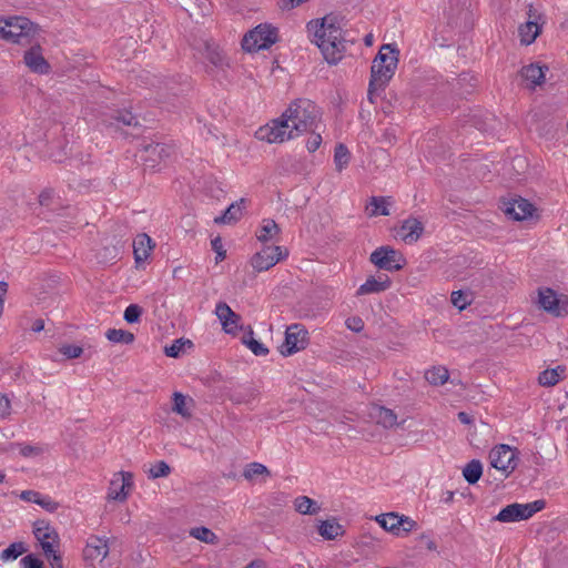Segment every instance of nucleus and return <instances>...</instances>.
I'll use <instances>...</instances> for the list:
<instances>
[{
	"label": "nucleus",
	"mask_w": 568,
	"mask_h": 568,
	"mask_svg": "<svg viewBox=\"0 0 568 568\" xmlns=\"http://www.w3.org/2000/svg\"><path fill=\"white\" fill-rule=\"evenodd\" d=\"M278 40V28L273 23L263 22L243 34L241 48L245 53L253 54L271 49Z\"/></svg>",
	"instance_id": "3"
},
{
	"label": "nucleus",
	"mask_w": 568,
	"mask_h": 568,
	"mask_svg": "<svg viewBox=\"0 0 568 568\" xmlns=\"http://www.w3.org/2000/svg\"><path fill=\"white\" fill-rule=\"evenodd\" d=\"M394 201L390 196H372L365 206L366 214L369 217L387 216Z\"/></svg>",
	"instance_id": "24"
},
{
	"label": "nucleus",
	"mask_w": 568,
	"mask_h": 568,
	"mask_svg": "<svg viewBox=\"0 0 568 568\" xmlns=\"http://www.w3.org/2000/svg\"><path fill=\"white\" fill-rule=\"evenodd\" d=\"M105 336L112 343L131 344L134 341V335L124 329L110 328L106 331Z\"/></svg>",
	"instance_id": "40"
},
{
	"label": "nucleus",
	"mask_w": 568,
	"mask_h": 568,
	"mask_svg": "<svg viewBox=\"0 0 568 568\" xmlns=\"http://www.w3.org/2000/svg\"><path fill=\"white\" fill-rule=\"evenodd\" d=\"M547 65L530 63L521 69V77L530 87L540 85L545 81Z\"/></svg>",
	"instance_id": "27"
},
{
	"label": "nucleus",
	"mask_w": 568,
	"mask_h": 568,
	"mask_svg": "<svg viewBox=\"0 0 568 568\" xmlns=\"http://www.w3.org/2000/svg\"><path fill=\"white\" fill-rule=\"evenodd\" d=\"M193 347V343L190 339L180 338V352H184Z\"/></svg>",
	"instance_id": "61"
},
{
	"label": "nucleus",
	"mask_w": 568,
	"mask_h": 568,
	"mask_svg": "<svg viewBox=\"0 0 568 568\" xmlns=\"http://www.w3.org/2000/svg\"><path fill=\"white\" fill-rule=\"evenodd\" d=\"M27 551V548L22 541L13 542L8 548L2 550L0 558L3 561L14 560Z\"/></svg>",
	"instance_id": "42"
},
{
	"label": "nucleus",
	"mask_w": 568,
	"mask_h": 568,
	"mask_svg": "<svg viewBox=\"0 0 568 568\" xmlns=\"http://www.w3.org/2000/svg\"><path fill=\"white\" fill-rule=\"evenodd\" d=\"M11 405L9 398L0 393V418H6L10 415Z\"/></svg>",
	"instance_id": "54"
},
{
	"label": "nucleus",
	"mask_w": 568,
	"mask_h": 568,
	"mask_svg": "<svg viewBox=\"0 0 568 568\" xmlns=\"http://www.w3.org/2000/svg\"><path fill=\"white\" fill-rule=\"evenodd\" d=\"M566 375V367L558 365L554 368L542 371L538 376V384L544 387H552L557 385Z\"/></svg>",
	"instance_id": "32"
},
{
	"label": "nucleus",
	"mask_w": 568,
	"mask_h": 568,
	"mask_svg": "<svg viewBox=\"0 0 568 568\" xmlns=\"http://www.w3.org/2000/svg\"><path fill=\"white\" fill-rule=\"evenodd\" d=\"M246 204L247 201L245 199L233 202L223 214L214 217V223L221 225H233L237 223L246 210Z\"/></svg>",
	"instance_id": "22"
},
{
	"label": "nucleus",
	"mask_w": 568,
	"mask_h": 568,
	"mask_svg": "<svg viewBox=\"0 0 568 568\" xmlns=\"http://www.w3.org/2000/svg\"><path fill=\"white\" fill-rule=\"evenodd\" d=\"M142 313H143V310L140 305L130 304L125 308L123 317L129 324H134L140 321Z\"/></svg>",
	"instance_id": "45"
},
{
	"label": "nucleus",
	"mask_w": 568,
	"mask_h": 568,
	"mask_svg": "<svg viewBox=\"0 0 568 568\" xmlns=\"http://www.w3.org/2000/svg\"><path fill=\"white\" fill-rule=\"evenodd\" d=\"M489 463L493 468L509 476L518 466L519 453L517 448L506 444H498L489 452Z\"/></svg>",
	"instance_id": "8"
},
{
	"label": "nucleus",
	"mask_w": 568,
	"mask_h": 568,
	"mask_svg": "<svg viewBox=\"0 0 568 568\" xmlns=\"http://www.w3.org/2000/svg\"><path fill=\"white\" fill-rule=\"evenodd\" d=\"M483 475V465L478 459H473L465 465L463 468V476L465 480L474 485L476 484Z\"/></svg>",
	"instance_id": "35"
},
{
	"label": "nucleus",
	"mask_w": 568,
	"mask_h": 568,
	"mask_svg": "<svg viewBox=\"0 0 568 568\" xmlns=\"http://www.w3.org/2000/svg\"><path fill=\"white\" fill-rule=\"evenodd\" d=\"M399 61V50L395 44H383L374 58L371 68L368 99L375 102L378 94L394 77Z\"/></svg>",
	"instance_id": "2"
},
{
	"label": "nucleus",
	"mask_w": 568,
	"mask_h": 568,
	"mask_svg": "<svg viewBox=\"0 0 568 568\" xmlns=\"http://www.w3.org/2000/svg\"><path fill=\"white\" fill-rule=\"evenodd\" d=\"M546 503L541 499L527 503L518 504L514 503L504 507L496 516L495 520L499 523H516L527 520L532 517L536 513L545 508Z\"/></svg>",
	"instance_id": "9"
},
{
	"label": "nucleus",
	"mask_w": 568,
	"mask_h": 568,
	"mask_svg": "<svg viewBox=\"0 0 568 568\" xmlns=\"http://www.w3.org/2000/svg\"><path fill=\"white\" fill-rule=\"evenodd\" d=\"M211 246L215 253V263L222 262L226 257V250L224 247L221 236H215L211 240Z\"/></svg>",
	"instance_id": "46"
},
{
	"label": "nucleus",
	"mask_w": 568,
	"mask_h": 568,
	"mask_svg": "<svg viewBox=\"0 0 568 568\" xmlns=\"http://www.w3.org/2000/svg\"><path fill=\"white\" fill-rule=\"evenodd\" d=\"M307 332L300 325H290L285 331V339L280 346V352L284 356H290L306 346Z\"/></svg>",
	"instance_id": "16"
},
{
	"label": "nucleus",
	"mask_w": 568,
	"mask_h": 568,
	"mask_svg": "<svg viewBox=\"0 0 568 568\" xmlns=\"http://www.w3.org/2000/svg\"><path fill=\"white\" fill-rule=\"evenodd\" d=\"M536 304L546 313L559 317L568 314V296L550 287H539Z\"/></svg>",
	"instance_id": "10"
},
{
	"label": "nucleus",
	"mask_w": 568,
	"mask_h": 568,
	"mask_svg": "<svg viewBox=\"0 0 568 568\" xmlns=\"http://www.w3.org/2000/svg\"><path fill=\"white\" fill-rule=\"evenodd\" d=\"M154 247L152 239L145 233L139 234L133 241V253L136 264L148 260Z\"/></svg>",
	"instance_id": "26"
},
{
	"label": "nucleus",
	"mask_w": 568,
	"mask_h": 568,
	"mask_svg": "<svg viewBox=\"0 0 568 568\" xmlns=\"http://www.w3.org/2000/svg\"><path fill=\"white\" fill-rule=\"evenodd\" d=\"M351 152L344 144H337L334 150V165L337 172L345 170L351 162Z\"/></svg>",
	"instance_id": "36"
},
{
	"label": "nucleus",
	"mask_w": 568,
	"mask_h": 568,
	"mask_svg": "<svg viewBox=\"0 0 568 568\" xmlns=\"http://www.w3.org/2000/svg\"><path fill=\"white\" fill-rule=\"evenodd\" d=\"M318 109L310 100L300 99L292 102L285 110V116L292 122V126L303 134L304 132L317 128Z\"/></svg>",
	"instance_id": "5"
},
{
	"label": "nucleus",
	"mask_w": 568,
	"mask_h": 568,
	"mask_svg": "<svg viewBox=\"0 0 568 568\" xmlns=\"http://www.w3.org/2000/svg\"><path fill=\"white\" fill-rule=\"evenodd\" d=\"M33 534L39 542L58 541L59 540V536H58V532L55 531V529L43 520L37 521L34 524Z\"/></svg>",
	"instance_id": "34"
},
{
	"label": "nucleus",
	"mask_w": 568,
	"mask_h": 568,
	"mask_svg": "<svg viewBox=\"0 0 568 568\" xmlns=\"http://www.w3.org/2000/svg\"><path fill=\"white\" fill-rule=\"evenodd\" d=\"M373 520L388 535L394 538L404 539L419 528L418 523L405 514L388 511L376 515Z\"/></svg>",
	"instance_id": "4"
},
{
	"label": "nucleus",
	"mask_w": 568,
	"mask_h": 568,
	"mask_svg": "<svg viewBox=\"0 0 568 568\" xmlns=\"http://www.w3.org/2000/svg\"><path fill=\"white\" fill-rule=\"evenodd\" d=\"M346 26L345 17L336 12L311 19L306 23L307 38L320 49L329 64H337L345 55L347 49Z\"/></svg>",
	"instance_id": "1"
},
{
	"label": "nucleus",
	"mask_w": 568,
	"mask_h": 568,
	"mask_svg": "<svg viewBox=\"0 0 568 568\" xmlns=\"http://www.w3.org/2000/svg\"><path fill=\"white\" fill-rule=\"evenodd\" d=\"M109 124L115 128H120L121 125L135 126L138 125V119L130 111H118L116 115L113 116V121Z\"/></svg>",
	"instance_id": "41"
},
{
	"label": "nucleus",
	"mask_w": 568,
	"mask_h": 568,
	"mask_svg": "<svg viewBox=\"0 0 568 568\" xmlns=\"http://www.w3.org/2000/svg\"><path fill=\"white\" fill-rule=\"evenodd\" d=\"M184 9L191 18L204 17L210 12V3L207 0H187Z\"/></svg>",
	"instance_id": "37"
},
{
	"label": "nucleus",
	"mask_w": 568,
	"mask_h": 568,
	"mask_svg": "<svg viewBox=\"0 0 568 568\" xmlns=\"http://www.w3.org/2000/svg\"><path fill=\"white\" fill-rule=\"evenodd\" d=\"M448 377V371L443 366L432 367L425 372V378L432 385H443Z\"/></svg>",
	"instance_id": "38"
},
{
	"label": "nucleus",
	"mask_w": 568,
	"mask_h": 568,
	"mask_svg": "<svg viewBox=\"0 0 568 568\" xmlns=\"http://www.w3.org/2000/svg\"><path fill=\"white\" fill-rule=\"evenodd\" d=\"M501 211L507 219L515 222H536L540 219L539 207L521 196L505 199L501 202Z\"/></svg>",
	"instance_id": "7"
},
{
	"label": "nucleus",
	"mask_w": 568,
	"mask_h": 568,
	"mask_svg": "<svg viewBox=\"0 0 568 568\" xmlns=\"http://www.w3.org/2000/svg\"><path fill=\"white\" fill-rule=\"evenodd\" d=\"M317 530L325 540H334L345 532L343 526L335 518L318 521Z\"/></svg>",
	"instance_id": "29"
},
{
	"label": "nucleus",
	"mask_w": 568,
	"mask_h": 568,
	"mask_svg": "<svg viewBox=\"0 0 568 568\" xmlns=\"http://www.w3.org/2000/svg\"><path fill=\"white\" fill-rule=\"evenodd\" d=\"M40 496H41V494L39 491L31 490V489L30 490H23L19 495L21 500L27 501V503H34V504L38 503Z\"/></svg>",
	"instance_id": "55"
},
{
	"label": "nucleus",
	"mask_w": 568,
	"mask_h": 568,
	"mask_svg": "<svg viewBox=\"0 0 568 568\" xmlns=\"http://www.w3.org/2000/svg\"><path fill=\"white\" fill-rule=\"evenodd\" d=\"M214 314L221 324L222 331L232 337H240L247 328L241 315L235 313L225 302L216 303Z\"/></svg>",
	"instance_id": "12"
},
{
	"label": "nucleus",
	"mask_w": 568,
	"mask_h": 568,
	"mask_svg": "<svg viewBox=\"0 0 568 568\" xmlns=\"http://www.w3.org/2000/svg\"><path fill=\"white\" fill-rule=\"evenodd\" d=\"M21 568H43V562L34 555H27L20 560Z\"/></svg>",
	"instance_id": "50"
},
{
	"label": "nucleus",
	"mask_w": 568,
	"mask_h": 568,
	"mask_svg": "<svg viewBox=\"0 0 568 568\" xmlns=\"http://www.w3.org/2000/svg\"><path fill=\"white\" fill-rule=\"evenodd\" d=\"M202 59L216 70L230 68V58L223 48L213 40H205L200 50Z\"/></svg>",
	"instance_id": "17"
},
{
	"label": "nucleus",
	"mask_w": 568,
	"mask_h": 568,
	"mask_svg": "<svg viewBox=\"0 0 568 568\" xmlns=\"http://www.w3.org/2000/svg\"><path fill=\"white\" fill-rule=\"evenodd\" d=\"M369 416L384 427H392L397 423V416L392 409L378 405L371 407Z\"/></svg>",
	"instance_id": "31"
},
{
	"label": "nucleus",
	"mask_w": 568,
	"mask_h": 568,
	"mask_svg": "<svg viewBox=\"0 0 568 568\" xmlns=\"http://www.w3.org/2000/svg\"><path fill=\"white\" fill-rule=\"evenodd\" d=\"M452 303L459 311L465 310L468 305H470L473 301V294L466 291H454L452 293Z\"/></svg>",
	"instance_id": "43"
},
{
	"label": "nucleus",
	"mask_w": 568,
	"mask_h": 568,
	"mask_svg": "<svg viewBox=\"0 0 568 568\" xmlns=\"http://www.w3.org/2000/svg\"><path fill=\"white\" fill-rule=\"evenodd\" d=\"M323 142L322 135L320 133H311L306 140V149L308 152L313 153L318 150Z\"/></svg>",
	"instance_id": "49"
},
{
	"label": "nucleus",
	"mask_w": 568,
	"mask_h": 568,
	"mask_svg": "<svg viewBox=\"0 0 568 568\" xmlns=\"http://www.w3.org/2000/svg\"><path fill=\"white\" fill-rule=\"evenodd\" d=\"M37 505H39L40 507H42L43 509H45L49 513H54L59 508V503L53 500L51 497L43 496V495L40 496Z\"/></svg>",
	"instance_id": "48"
},
{
	"label": "nucleus",
	"mask_w": 568,
	"mask_h": 568,
	"mask_svg": "<svg viewBox=\"0 0 568 568\" xmlns=\"http://www.w3.org/2000/svg\"><path fill=\"white\" fill-rule=\"evenodd\" d=\"M348 329L353 332H361L364 328V322L358 316H353L346 320L345 322Z\"/></svg>",
	"instance_id": "53"
},
{
	"label": "nucleus",
	"mask_w": 568,
	"mask_h": 568,
	"mask_svg": "<svg viewBox=\"0 0 568 568\" xmlns=\"http://www.w3.org/2000/svg\"><path fill=\"white\" fill-rule=\"evenodd\" d=\"M287 256L288 251L284 246H264L251 257L250 264L255 272H265L275 266L278 262L285 260Z\"/></svg>",
	"instance_id": "11"
},
{
	"label": "nucleus",
	"mask_w": 568,
	"mask_h": 568,
	"mask_svg": "<svg viewBox=\"0 0 568 568\" xmlns=\"http://www.w3.org/2000/svg\"><path fill=\"white\" fill-rule=\"evenodd\" d=\"M294 509L301 515H317L321 506L307 496H298L293 500Z\"/></svg>",
	"instance_id": "33"
},
{
	"label": "nucleus",
	"mask_w": 568,
	"mask_h": 568,
	"mask_svg": "<svg viewBox=\"0 0 568 568\" xmlns=\"http://www.w3.org/2000/svg\"><path fill=\"white\" fill-rule=\"evenodd\" d=\"M545 23L544 14L532 7H529L526 22L518 27V37L523 45H529L535 42L542 31Z\"/></svg>",
	"instance_id": "15"
},
{
	"label": "nucleus",
	"mask_w": 568,
	"mask_h": 568,
	"mask_svg": "<svg viewBox=\"0 0 568 568\" xmlns=\"http://www.w3.org/2000/svg\"><path fill=\"white\" fill-rule=\"evenodd\" d=\"M146 473L149 475V478L152 479L166 477L171 473V467L164 460H159L155 464L151 465Z\"/></svg>",
	"instance_id": "44"
},
{
	"label": "nucleus",
	"mask_w": 568,
	"mask_h": 568,
	"mask_svg": "<svg viewBox=\"0 0 568 568\" xmlns=\"http://www.w3.org/2000/svg\"><path fill=\"white\" fill-rule=\"evenodd\" d=\"M51 199H52V192L49 190L41 192L39 195V202L41 205H49Z\"/></svg>",
	"instance_id": "59"
},
{
	"label": "nucleus",
	"mask_w": 568,
	"mask_h": 568,
	"mask_svg": "<svg viewBox=\"0 0 568 568\" xmlns=\"http://www.w3.org/2000/svg\"><path fill=\"white\" fill-rule=\"evenodd\" d=\"M423 232V223L416 217H408L398 226L395 236L406 244H413L420 239Z\"/></svg>",
	"instance_id": "19"
},
{
	"label": "nucleus",
	"mask_w": 568,
	"mask_h": 568,
	"mask_svg": "<svg viewBox=\"0 0 568 568\" xmlns=\"http://www.w3.org/2000/svg\"><path fill=\"white\" fill-rule=\"evenodd\" d=\"M243 477L252 483H264L270 477V470L261 463H250L243 470Z\"/></svg>",
	"instance_id": "30"
},
{
	"label": "nucleus",
	"mask_w": 568,
	"mask_h": 568,
	"mask_svg": "<svg viewBox=\"0 0 568 568\" xmlns=\"http://www.w3.org/2000/svg\"><path fill=\"white\" fill-rule=\"evenodd\" d=\"M164 353L169 357L178 358V339H174L170 346H166Z\"/></svg>",
	"instance_id": "57"
},
{
	"label": "nucleus",
	"mask_w": 568,
	"mask_h": 568,
	"mask_svg": "<svg viewBox=\"0 0 568 568\" xmlns=\"http://www.w3.org/2000/svg\"><path fill=\"white\" fill-rule=\"evenodd\" d=\"M55 542L57 541L40 542L43 554L48 559L54 558V556H59V554L54 549Z\"/></svg>",
	"instance_id": "56"
},
{
	"label": "nucleus",
	"mask_w": 568,
	"mask_h": 568,
	"mask_svg": "<svg viewBox=\"0 0 568 568\" xmlns=\"http://www.w3.org/2000/svg\"><path fill=\"white\" fill-rule=\"evenodd\" d=\"M9 28V42L29 45L37 33V26L24 17H10L7 19Z\"/></svg>",
	"instance_id": "13"
},
{
	"label": "nucleus",
	"mask_w": 568,
	"mask_h": 568,
	"mask_svg": "<svg viewBox=\"0 0 568 568\" xmlns=\"http://www.w3.org/2000/svg\"><path fill=\"white\" fill-rule=\"evenodd\" d=\"M108 539L99 536H90L83 549V558L87 561H102L109 554Z\"/></svg>",
	"instance_id": "20"
},
{
	"label": "nucleus",
	"mask_w": 568,
	"mask_h": 568,
	"mask_svg": "<svg viewBox=\"0 0 568 568\" xmlns=\"http://www.w3.org/2000/svg\"><path fill=\"white\" fill-rule=\"evenodd\" d=\"M241 343L248 348L255 356H266L268 348L254 336V331L251 325L240 335Z\"/></svg>",
	"instance_id": "28"
},
{
	"label": "nucleus",
	"mask_w": 568,
	"mask_h": 568,
	"mask_svg": "<svg viewBox=\"0 0 568 568\" xmlns=\"http://www.w3.org/2000/svg\"><path fill=\"white\" fill-rule=\"evenodd\" d=\"M281 234V227L272 219H263L255 231L256 240L263 244L275 242Z\"/></svg>",
	"instance_id": "23"
},
{
	"label": "nucleus",
	"mask_w": 568,
	"mask_h": 568,
	"mask_svg": "<svg viewBox=\"0 0 568 568\" xmlns=\"http://www.w3.org/2000/svg\"><path fill=\"white\" fill-rule=\"evenodd\" d=\"M61 354H63L67 358H78L82 355L83 349L77 345H63L60 348Z\"/></svg>",
	"instance_id": "51"
},
{
	"label": "nucleus",
	"mask_w": 568,
	"mask_h": 568,
	"mask_svg": "<svg viewBox=\"0 0 568 568\" xmlns=\"http://www.w3.org/2000/svg\"><path fill=\"white\" fill-rule=\"evenodd\" d=\"M246 568H264V562L260 560L252 561Z\"/></svg>",
	"instance_id": "64"
},
{
	"label": "nucleus",
	"mask_w": 568,
	"mask_h": 568,
	"mask_svg": "<svg viewBox=\"0 0 568 568\" xmlns=\"http://www.w3.org/2000/svg\"><path fill=\"white\" fill-rule=\"evenodd\" d=\"M190 536L193 538L209 544V545H215L219 541L217 536L209 528L206 527H194L190 530Z\"/></svg>",
	"instance_id": "39"
},
{
	"label": "nucleus",
	"mask_w": 568,
	"mask_h": 568,
	"mask_svg": "<svg viewBox=\"0 0 568 568\" xmlns=\"http://www.w3.org/2000/svg\"><path fill=\"white\" fill-rule=\"evenodd\" d=\"M7 283L0 282V315L2 314L3 311V296L7 293Z\"/></svg>",
	"instance_id": "60"
},
{
	"label": "nucleus",
	"mask_w": 568,
	"mask_h": 568,
	"mask_svg": "<svg viewBox=\"0 0 568 568\" xmlns=\"http://www.w3.org/2000/svg\"><path fill=\"white\" fill-rule=\"evenodd\" d=\"M371 262L385 271H399L406 264L405 256L390 246H381L371 254Z\"/></svg>",
	"instance_id": "14"
},
{
	"label": "nucleus",
	"mask_w": 568,
	"mask_h": 568,
	"mask_svg": "<svg viewBox=\"0 0 568 568\" xmlns=\"http://www.w3.org/2000/svg\"><path fill=\"white\" fill-rule=\"evenodd\" d=\"M44 328V323L42 320H37L34 323H33V326H32V329L34 332H40Z\"/></svg>",
	"instance_id": "63"
},
{
	"label": "nucleus",
	"mask_w": 568,
	"mask_h": 568,
	"mask_svg": "<svg viewBox=\"0 0 568 568\" xmlns=\"http://www.w3.org/2000/svg\"><path fill=\"white\" fill-rule=\"evenodd\" d=\"M193 406V400L189 397L183 396L180 394V416H190L191 415V408Z\"/></svg>",
	"instance_id": "52"
},
{
	"label": "nucleus",
	"mask_w": 568,
	"mask_h": 568,
	"mask_svg": "<svg viewBox=\"0 0 568 568\" xmlns=\"http://www.w3.org/2000/svg\"><path fill=\"white\" fill-rule=\"evenodd\" d=\"M133 486V474L129 471L115 473L110 480L108 498L110 500L124 501L128 498L129 490Z\"/></svg>",
	"instance_id": "18"
},
{
	"label": "nucleus",
	"mask_w": 568,
	"mask_h": 568,
	"mask_svg": "<svg viewBox=\"0 0 568 568\" xmlns=\"http://www.w3.org/2000/svg\"><path fill=\"white\" fill-rule=\"evenodd\" d=\"M9 34L7 19H0V38L9 41Z\"/></svg>",
	"instance_id": "58"
},
{
	"label": "nucleus",
	"mask_w": 568,
	"mask_h": 568,
	"mask_svg": "<svg viewBox=\"0 0 568 568\" xmlns=\"http://www.w3.org/2000/svg\"><path fill=\"white\" fill-rule=\"evenodd\" d=\"M300 135L301 133L292 126V122L285 116V111L281 116L260 126L255 131V138L267 143H283Z\"/></svg>",
	"instance_id": "6"
},
{
	"label": "nucleus",
	"mask_w": 568,
	"mask_h": 568,
	"mask_svg": "<svg viewBox=\"0 0 568 568\" xmlns=\"http://www.w3.org/2000/svg\"><path fill=\"white\" fill-rule=\"evenodd\" d=\"M390 286V280L387 275L369 276L366 278L357 292V296L381 293Z\"/></svg>",
	"instance_id": "25"
},
{
	"label": "nucleus",
	"mask_w": 568,
	"mask_h": 568,
	"mask_svg": "<svg viewBox=\"0 0 568 568\" xmlns=\"http://www.w3.org/2000/svg\"><path fill=\"white\" fill-rule=\"evenodd\" d=\"M11 447L19 448V453L23 457H36L42 454L43 449L40 446L32 445H22V444H12Z\"/></svg>",
	"instance_id": "47"
},
{
	"label": "nucleus",
	"mask_w": 568,
	"mask_h": 568,
	"mask_svg": "<svg viewBox=\"0 0 568 568\" xmlns=\"http://www.w3.org/2000/svg\"><path fill=\"white\" fill-rule=\"evenodd\" d=\"M30 49L24 52L23 61L26 65L34 73L47 74L50 71V64L42 54L39 44H30Z\"/></svg>",
	"instance_id": "21"
},
{
	"label": "nucleus",
	"mask_w": 568,
	"mask_h": 568,
	"mask_svg": "<svg viewBox=\"0 0 568 568\" xmlns=\"http://www.w3.org/2000/svg\"><path fill=\"white\" fill-rule=\"evenodd\" d=\"M51 567L52 568H63L61 556H54V558H51Z\"/></svg>",
	"instance_id": "62"
}]
</instances>
